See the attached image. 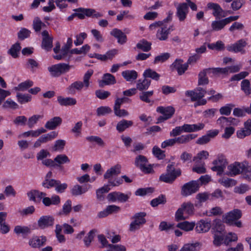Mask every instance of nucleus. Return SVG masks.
<instances>
[{"mask_svg":"<svg viewBox=\"0 0 251 251\" xmlns=\"http://www.w3.org/2000/svg\"><path fill=\"white\" fill-rule=\"evenodd\" d=\"M57 133L55 131H52L47 134L41 136L34 143L33 147L35 148H38L41 146L42 143H46L49 141L51 140L57 136Z\"/></svg>","mask_w":251,"mask_h":251,"instance_id":"11","label":"nucleus"},{"mask_svg":"<svg viewBox=\"0 0 251 251\" xmlns=\"http://www.w3.org/2000/svg\"><path fill=\"white\" fill-rule=\"evenodd\" d=\"M21 49L20 44L19 43H16L13 44L11 48L8 50V53L13 58H16L18 56V53Z\"/></svg>","mask_w":251,"mask_h":251,"instance_id":"40","label":"nucleus"},{"mask_svg":"<svg viewBox=\"0 0 251 251\" xmlns=\"http://www.w3.org/2000/svg\"><path fill=\"white\" fill-rule=\"evenodd\" d=\"M152 153L159 159H163L165 157L164 151L157 146L153 147Z\"/></svg>","mask_w":251,"mask_h":251,"instance_id":"59","label":"nucleus"},{"mask_svg":"<svg viewBox=\"0 0 251 251\" xmlns=\"http://www.w3.org/2000/svg\"><path fill=\"white\" fill-rule=\"evenodd\" d=\"M123 77L127 81L136 79L137 77V73L134 70H127L122 73Z\"/></svg>","mask_w":251,"mask_h":251,"instance_id":"35","label":"nucleus"},{"mask_svg":"<svg viewBox=\"0 0 251 251\" xmlns=\"http://www.w3.org/2000/svg\"><path fill=\"white\" fill-rule=\"evenodd\" d=\"M33 28L35 32H40L42 27H46V25L43 23L38 17L34 18L33 21Z\"/></svg>","mask_w":251,"mask_h":251,"instance_id":"41","label":"nucleus"},{"mask_svg":"<svg viewBox=\"0 0 251 251\" xmlns=\"http://www.w3.org/2000/svg\"><path fill=\"white\" fill-rule=\"evenodd\" d=\"M241 216V211L236 209L228 212L224 215L223 217V221L224 223L231 226L233 225V222L240 219Z\"/></svg>","mask_w":251,"mask_h":251,"instance_id":"8","label":"nucleus"},{"mask_svg":"<svg viewBox=\"0 0 251 251\" xmlns=\"http://www.w3.org/2000/svg\"><path fill=\"white\" fill-rule=\"evenodd\" d=\"M57 101L60 105L65 106L74 105L76 103V100L71 97L64 98L62 96H58Z\"/></svg>","mask_w":251,"mask_h":251,"instance_id":"30","label":"nucleus"},{"mask_svg":"<svg viewBox=\"0 0 251 251\" xmlns=\"http://www.w3.org/2000/svg\"><path fill=\"white\" fill-rule=\"evenodd\" d=\"M153 94V91L143 92L140 95V99L143 101L147 103H150L151 100L149 98L152 96Z\"/></svg>","mask_w":251,"mask_h":251,"instance_id":"55","label":"nucleus"},{"mask_svg":"<svg viewBox=\"0 0 251 251\" xmlns=\"http://www.w3.org/2000/svg\"><path fill=\"white\" fill-rule=\"evenodd\" d=\"M247 165V162H244L242 163L236 162L228 166V175L230 176H234L240 173H243L245 174L246 166Z\"/></svg>","mask_w":251,"mask_h":251,"instance_id":"6","label":"nucleus"},{"mask_svg":"<svg viewBox=\"0 0 251 251\" xmlns=\"http://www.w3.org/2000/svg\"><path fill=\"white\" fill-rule=\"evenodd\" d=\"M143 75L146 78H151L155 80H158L160 76L159 74L151 69L146 70L143 74Z\"/></svg>","mask_w":251,"mask_h":251,"instance_id":"39","label":"nucleus"},{"mask_svg":"<svg viewBox=\"0 0 251 251\" xmlns=\"http://www.w3.org/2000/svg\"><path fill=\"white\" fill-rule=\"evenodd\" d=\"M247 44V42L244 39H240L234 44L227 46V50L229 51L234 52H241Z\"/></svg>","mask_w":251,"mask_h":251,"instance_id":"16","label":"nucleus"},{"mask_svg":"<svg viewBox=\"0 0 251 251\" xmlns=\"http://www.w3.org/2000/svg\"><path fill=\"white\" fill-rule=\"evenodd\" d=\"M199 244H187L183 246L180 251H197L199 250Z\"/></svg>","mask_w":251,"mask_h":251,"instance_id":"50","label":"nucleus"},{"mask_svg":"<svg viewBox=\"0 0 251 251\" xmlns=\"http://www.w3.org/2000/svg\"><path fill=\"white\" fill-rule=\"evenodd\" d=\"M116 83L115 76L109 73L104 74L102 77V80L99 81V86L103 87L105 85H110Z\"/></svg>","mask_w":251,"mask_h":251,"instance_id":"17","label":"nucleus"},{"mask_svg":"<svg viewBox=\"0 0 251 251\" xmlns=\"http://www.w3.org/2000/svg\"><path fill=\"white\" fill-rule=\"evenodd\" d=\"M241 89L246 95L248 96L251 94V84L248 79H244L241 81Z\"/></svg>","mask_w":251,"mask_h":251,"instance_id":"42","label":"nucleus"},{"mask_svg":"<svg viewBox=\"0 0 251 251\" xmlns=\"http://www.w3.org/2000/svg\"><path fill=\"white\" fill-rule=\"evenodd\" d=\"M204 127V124L203 123H199L198 124H184L182 126L183 131L185 132H192L200 130Z\"/></svg>","mask_w":251,"mask_h":251,"instance_id":"24","label":"nucleus"},{"mask_svg":"<svg viewBox=\"0 0 251 251\" xmlns=\"http://www.w3.org/2000/svg\"><path fill=\"white\" fill-rule=\"evenodd\" d=\"M235 106L232 103H228L225 106L221 107L219 110L221 115L228 116L230 114L232 109Z\"/></svg>","mask_w":251,"mask_h":251,"instance_id":"45","label":"nucleus"},{"mask_svg":"<svg viewBox=\"0 0 251 251\" xmlns=\"http://www.w3.org/2000/svg\"><path fill=\"white\" fill-rule=\"evenodd\" d=\"M95 95L99 99L105 100L110 96L111 93L109 91L100 89L95 91Z\"/></svg>","mask_w":251,"mask_h":251,"instance_id":"51","label":"nucleus"},{"mask_svg":"<svg viewBox=\"0 0 251 251\" xmlns=\"http://www.w3.org/2000/svg\"><path fill=\"white\" fill-rule=\"evenodd\" d=\"M110 190L108 185H104L101 188L97 190L96 194L97 198L100 200L103 199V194L107 193Z\"/></svg>","mask_w":251,"mask_h":251,"instance_id":"60","label":"nucleus"},{"mask_svg":"<svg viewBox=\"0 0 251 251\" xmlns=\"http://www.w3.org/2000/svg\"><path fill=\"white\" fill-rule=\"evenodd\" d=\"M170 56V53L168 52L163 53L160 55H158L155 57L154 60V64H156L158 62H163L169 59Z\"/></svg>","mask_w":251,"mask_h":251,"instance_id":"63","label":"nucleus"},{"mask_svg":"<svg viewBox=\"0 0 251 251\" xmlns=\"http://www.w3.org/2000/svg\"><path fill=\"white\" fill-rule=\"evenodd\" d=\"M227 25L226 21L225 19L213 21L211 23V31H218L223 29L225 26Z\"/></svg>","mask_w":251,"mask_h":251,"instance_id":"25","label":"nucleus"},{"mask_svg":"<svg viewBox=\"0 0 251 251\" xmlns=\"http://www.w3.org/2000/svg\"><path fill=\"white\" fill-rule=\"evenodd\" d=\"M97 232V230L94 229L90 230L87 234V236L84 238V242L86 247H89L90 246L91 243L93 240L95 234Z\"/></svg>","mask_w":251,"mask_h":251,"instance_id":"43","label":"nucleus"},{"mask_svg":"<svg viewBox=\"0 0 251 251\" xmlns=\"http://www.w3.org/2000/svg\"><path fill=\"white\" fill-rule=\"evenodd\" d=\"M75 12L74 16H76L79 19H84L85 16L91 17L95 12V9L91 8H78L73 10Z\"/></svg>","mask_w":251,"mask_h":251,"instance_id":"13","label":"nucleus"},{"mask_svg":"<svg viewBox=\"0 0 251 251\" xmlns=\"http://www.w3.org/2000/svg\"><path fill=\"white\" fill-rule=\"evenodd\" d=\"M90 187V185H85L83 186L79 185H75L72 189L71 193L73 196L80 195L86 192Z\"/></svg>","mask_w":251,"mask_h":251,"instance_id":"29","label":"nucleus"},{"mask_svg":"<svg viewBox=\"0 0 251 251\" xmlns=\"http://www.w3.org/2000/svg\"><path fill=\"white\" fill-rule=\"evenodd\" d=\"M47 238L45 236H33L29 240L28 244L33 248H40L45 245Z\"/></svg>","mask_w":251,"mask_h":251,"instance_id":"9","label":"nucleus"},{"mask_svg":"<svg viewBox=\"0 0 251 251\" xmlns=\"http://www.w3.org/2000/svg\"><path fill=\"white\" fill-rule=\"evenodd\" d=\"M209 156V153L206 151H202L197 153V154L193 157V161L196 163H198L200 160L206 159Z\"/></svg>","mask_w":251,"mask_h":251,"instance_id":"47","label":"nucleus"},{"mask_svg":"<svg viewBox=\"0 0 251 251\" xmlns=\"http://www.w3.org/2000/svg\"><path fill=\"white\" fill-rule=\"evenodd\" d=\"M90 49V46L88 45H85L83 46L80 49L78 50V49H72L70 52L71 54H80L81 53H86L87 51L89 50Z\"/></svg>","mask_w":251,"mask_h":251,"instance_id":"56","label":"nucleus"},{"mask_svg":"<svg viewBox=\"0 0 251 251\" xmlns=\"http://www.w3.org/2000/svg\"><path fill=\"white\" fill-rule=\"evenodd\" d=\"M33 85V82L28 80L21 83L17 87H15V89L16 90L24 91L31 87Z\"/></svg>","mask_w":251,"mask_h":251,"instance_id":"52","label":"nucleus"},{"mask_svg":"<svg viewBox=\"0 0 251 251\" xmlns=\"http://www.w3.org/2000/svg\"><path fill=\"white\" fill-rule=\"evenodd\" d=\"M206 6L208 9L213 10L212 14L215 17H219L224 12L220 5L216 3L208 2Z\"/></svg>","mask_w":251,"mask_h":251,"instance_id":"26","label":"nucleus"},{"mask_svg":"<svg viewBox=\"0 0 251 251\" xmlns=\"http://www.w3.org/2000/svg\"><path fill=\"white\" fill-rule=\"evenodd\" d=\"M195 224L193 222H189L188 221H184L178 223L176 225V227L179 228L186 231H188L193 230Z\"/></svg>","mask_w":251,"mask_h":251,"instance_id":"38","label":"nucleus"},{"mask_svg":"<svg viewBox=\"0 0 251 251\" xmlns=\"http://www.w3.org/2000/svg\"><path fill=\"white\" fill-rule=\"evenodd\" d=\"M166 202V199L165 195H161L158 197L153 199L151 201V204L152 207H156L160 204H165Z\"/></svg>","mask_w":251,"mask_h":251,"instance_id":"46","label":"nucleus"},{"mask_svg":"<svg viewBox=\"0 0 251 251\" xmlns=\"http://www.w3.org/2000/svg\"><path fill=\"white\" fill-rule=\"evenodd\" d=\"M148 163V159L144 155H139L136 158L135 160V165L139 167L140 169L141 168L145 165H146Z\"/></svg>","mask_w":251,"mask_h":251,"instance_id":"44","label":"nucleus"},{"mask_svg":"<svg viewBox=\"0 0 251 251\" xmlns=\"http://www.w3.org/2000/svg\"><path fill=\"white\" fill-rule=\"evenodd\" d=\"M194 207L193 203L190 202H184L176 211L175 214V218L177 221L185 220L187 216L192 215L194 213Z\"/></svg>","mask_w":251,"mask_h":251,"instance_id":"3","label":"nucleus"},{"mask_svg":"<svg viewBox=\"0 0 251 251\" xmlns=\"http://www.w3.org/2000/svg\"><path fill=\"white\" fill-rule=\"evenodd\" d=\"M151 80L148 79L146 77H145V78L143 80L139 79L137 81L136 85L137 89L140 91L147 90L151 84Z\"/></svg>","mask_w":251,"mask_h":251,"instance_id":"37","label":"nucleus"},{"mask_svg":"<svg viewBox=\"0 0 251 251\" xmlns=\"http://www.w3.org/2000/svg\"><path fill=\"white\" fill-rule=\"evenodd\" d=\"M62 122V120L60 117H54L46 123L45 127L49 130H53L60 126Z\"/></svg>","mask_w":251,"mask_h":251,"instance_id":"23","label":"nucleus"},{"mask_svg":"<svg viewBox=\"0 0 251 251\" xmlns=\"http://www.w3.org/2000/svg\"><path fill=\"white\" fill-rule=\"evenodd\" d=\"M54 162L55 167H59L61 168V165L65 164V163H69L70 162V160L68 158V157L63 154H59L57 155L55 158H54Z\"/></svg>","mask_w":251,"mask_h":251,"instance_id":"34","label":"nucleus"},{"mask_svg":"<svg viewBox=\"0 0 251 251\" xmlns=\"http://www.w3.org/2000/svg\"><path fill=\"white\" fill-rule=\"evenodd\" d=\"M121 106H114V112L115 115L119 117H124L127 116L129 113L125 109H120Z\"/></svg>","mask_w":251,"mask_h":251,"instance_id":"49","label":"nucleus"},{"mask_svg":"<svg viewBox=\"0 0 251 251\" xmlns=\"http://www.w3.org/2000/svg\"><path fill=\"white\" fill-rule=\"evenodd\" d=\"M110 34L117 39L118 42L120 44H124L126 42V36L120 29L118 28H114L110 32Z\"/></svg>","mask_w":251,"mask_h":251,"instance_id":"20","label":"nucleus"},{"mask_svg":"<svg viewBox=\"0 0 251 251\" xmlns=\"http://www.w3.org/2000/svg\"><path fill=\"white\" fill-rule=\"evenodd\" d=\"M208 69H205L202 71L199 74V85H205L208 83V79L206 76L207 74H211V72L208 71Z\"/></svg>","mask_w":251,"mask_h":251,"instance_id":"36","label":"nucleus"},{"mask_svg":"<svg viewBox=\"0 0 251 251\" xmlns=\"http://www.w3.org/2000/svg\"><path fill=\"white\" fill-rule=\"evenodd\" d=\"M41 34L43 36L41 47L43 49L49 51L52 47L53 39L49 36V32L46 30H44Z\"/></svg>","mask_w":251,"mask_h":251,"instance_id":"12","label":"nucleus"},{"mask_svg":"<svg viewBox=\"0 0 251 251\" xmlns=\"http://www.w3.org/2000/svg\"><path fill=\"white\" fill-rule=\"evenodd\" d=\"M197 137V134H188L182 135L178 137H176V143L178 144H186L190 141Z\"/></svg>","mask_w":251,"mask_h":251,"instance_id":"27","label":"nucleus"},{"mask_svg":"<svg viewBox=\"0 0 251 251\" xmlns=\"http://www.w3.org/2000/svg\"><path fill=\"white\" fill-rule=\"evenodd\" d=\"M196 199L197 201L195 203L196 207H201L202 203L208 200H211L210 194L206 192L198 193L196 196Z\"/></svg>","mask_w":251,"mask_h":251,"instance_id":"22","label":"nucleus"},{"mask_svg":"<svg viewBox=\"0 0 251 251\" xmlns=\"http://www.w3.org/2000/svg\"><path fill=\"white\" fill-rule=\"evenodd\" d=\"M157 111L166 116L167 118H171L174 115L175 109L172 106L163 107L159 106L157 108Z\"/></svg>","mask_w":251,"mask_h":251,"instance_id":"28","label":"nucleus"},{"mask_svg":"<svg viewBox=\"0 0 251 251\" xmlns=\"http://www.w3.org/2000/svg\"><path fill=\"white\" fill-rule=\"evenodd\" d=\"M82 123L81 121L77 122L71 129V132L75 134V137H78L81 133Z\"/></svg>","mask_w":251,"mask_h":251,"instance_id":"54","label":"nucleus"},{"mask_svg":"<svg viewBox=\"0 0 251 251\" xmlns=\"http://www.w3.org/2000/svg\"><path fill=\"white\" fill-rule=\"evenodd\" d=\"M206 93V91L201 87H198L193 91H187L185 95L190 97L192 101H196L194 104L195 107L199 105H205L207 101L201 99Z\"/></svg>","mask_w":251,"mask_h":251,"instance_id":"2","label":"nucleus"},{"mask_svg":"<svg viewBox=\"0 0 251 251\" xmlns=\"http://www.w3.org/2000/svg\"><path fill=\"white\" fill-rule=\"evenodd\" d=\"M151 43L145 39H142L136 44V48L144 52H148L151 50Z\"/></svg>","mask_w":251,"mask_h":251,"instance_id":"33","label":"nucleus"},{"mask_svg":"<svg viewBox=\"0 0 251 251\" xmlns=\"http://www.w3.org/2000/svg\"><path fill=\"white\" fill-rule=\"evenodd\" d=\"M43 116L40 115H34L28 120L27 126L29 128H32L37 123L38 121L42 118Z\"/></svg>","mask_w":251,"mask_h":251,"instance_id":"53","label":"nucleus"},{"mask_svg":"<svg viewBox=\"0 0 251 251\" xmlns=\"http://www.w3.org/2000/svg\"><path fill=\"white\" fill-rule=\"evenodd\" d=\"M54 218L50 216H43L38 221V226L40 229H45L53 225Z\"/></svg>","mask_w":251,"mask_h":251,"instance_id":"14","label":"nucleus"},{"mask_svg":"<svg viewBox=\"0 0 251 251\" xmlns=\"http://www.w3.org/2000/svg\"><path fill=\"white\" fill-rule=\"evenodd\" d=\"M146 215V213L145 212H139L136 213L132 218L134 221L141 222V224H144L146 222V220L145 217Z\"/></svg>","mask_w":251,"mask_h":251,"instance_id":"61","label":"nucleus"},{"mask_svg":"<svg viewBox=\"0 0 251 251\" xmlns=\"http://www.w3.org/2000/svg\"><path fill=\"white\" fill-rule=\"evenodd\" d=\"M172 26L167 27L166 25L159 28L156 33V38L160 41H165L168 39V35Z\"/></svg>","mask_w":251,"mask_h":251,"instance_id":"18","label":"nucleus"},{"mask_svg":"<svg viewBox=\"0 0 251 251\" xmlns=\"http://www.w3.org/2000/svg\"><path fill=\"white\" fill-rule=\"evenodd\" d=\"M181 171L180 169H177L176 174L166 172L165 174H163L160 176L159 179L165 183L171 184L173 183L177 176L181 175Z\"/></svg>","mask_w":251,"mask_h":251,"instance_id":"10","label":"nucleus"},{"mask_svg":"<svg viewBox=\"0 0 251 251\" xmlns=\"http://www.w3.org/2000/svg\"><path fill=\"white\" fill-rule=\"evenodd\" d=\"M93 73V70H89L84 74L83 81H75L72 83L67 88L68 93L70 95H75L76 91H81L84 87L86 89L88 88L90 86V79Z\"/></svg>","mask_w":251,"mask_h":251,"instance_id":"1","label":"nucleus"},{"mask_svg":"<svg viewBox=\"0 0 251 251\" xmlns=\"http://www.w3.org/2000/svg\"><path fill=\"white\" fill-rule=\"evenodd\" d=\"M237 235L234 233L229 232L225 238L224 243L226 245H228L230 242H235L237 240Z\"/></svg>","mask_w":251,"mask_h":251,"instance_id":"57","label":"nucleus"},{"mask_svg":"<svg viewBox=\"0 0 251 251\" xmlns=\"http://www.w3.org/2000/svg\"><path fill=\"white\" fill-rule=\"evenodd\" d=\"M42 202L46 206H49L50 205H57L60 202V197L57 195H54L51 198L49 197L43 198Z\"/></svg>","mask_w":251,"mask_h":251,"instance_id":"32","label":"nucleus"},{"mask_svg":"<svg viewBox=\"0 0 251 251\" xmlns=\"http://www.w3.org/2000/svg\"><path fill=\"white\" fill-rule=\"evenodd\" d=\"M188 11L187 3L183 2L179 4L176 7V16L180 21H183L186 17Z\"/></svg>","mask_w":251,"mask_h":251,"instance_id":"15","label":"nucleus"},{"mask_svg":"<svg viewBox=\"0 0 251 251\" xmlns=\"http://www.w3.org/2000/svg\"><path fill=\"white\" fill-rule=\"evenodd\" d=\"M211 227V223L208 221L201 220L196 224L195 230L198 233L207 232Z\"/></svg>","mask_w":251,"mask_h":251,"instance_id":"21","label":"nucleus"},{"mask_svg":"<svg viewBox=\"0 0 251 251\" xmlns=\"http://www.w3.org/2000/svg\"><path fill=\"white\" fill-rule=\"evenodd\" d=\"M112 111V109L109 106H100L97 108V114L98 116H100L111 113Z\"/></svg>","mask_w":251,"mask_h":251,"instance_id":"62","label":"nucleus"},{"mask_svg":"<svg viewBox=\"0 0 251 251\" xmlns=\"http://www.w3.org/2000/svg\"><path fill=\"white\" fill-rule=\"evenodd\" d=\"M72 67L69 64L61 63L48 67V70L52 76L58 77L68 72Z\"/></svg>","mask_w":251,"mask_h":251,"instance_id":"4","label":"nucleus"},{"mask_svg":"<svg viewBox=\"0 0 251 251\" xmlns=\"http://www.w3.org/2000/svg\"><path fill=\"white\" fill-rule=\"evenodd\" d=\"M200 185L198 181L192 180L185 183L181 187V194L187 197L196 193L199 189Z\"/></svg>","mask_w":251,"mask_h":251,"instance_id":"5","label":"nucleus"},{"mask_svg":"<svg viewBox=\"0 0 251 251\" xmlns=\"http://www.w3.org/2000/svg\"><path fill=\"white\" fill-rule=\"evenodd\" d=\"M14 231L17 234H28L31 232L30 229L27 226H16Z\"/></svg>","mask_w":251,"mask_h":251,"instance_id":"48","label":"nucleus"},{"mask_svg":"<svg viewBox=\"0 0 251 251\" xmlns=\"http://www.w3.org/2000/svg\"><path fill=\"white\" fill-rule=\"evenodd\" d=\"M121 165L119 164L112 166L108 169L104 174L103 177L104 179H110L112 176H118L121 173Z\"/></svg>","mask_w":251,"mask_h":251,"instance_id":"19","label":"nucleus"},{"mask_svg":"<svg viewBox=\"0 0 251 251\" xmlns=\"http://www.w3.org/2000/svg\"><path fill=\"white\" fill-rule=\"evenodd\" d=\"M244 3V0H233L231 4V7L233 10L236 11L240 9Z\"/></svg>","mask_w":251,"mask_h":251,"instance_id":"64","label":"nucleus"},{"mask_svg":"<svg viewBox=\"0 0 251 251\" xmlns=\"http://www.w3.org/2000/svg\"><path fill=\"white\" fill-rule=\"evenodd\" d=\"M133 123L132 121L122 120L119 121L116 126V129L119 132H122L126 128L132 126Z\"/></svg>","mask_w":251,"mask_h":251,"instance_id":"31","label":"nucleus"},{"mask_svg":"<svg viewBox=\"0 0 251 251\" xmlns=\"http://www.w3.org/2000/svg\"><path fill=\"white\" fill-rule=\"evenodd\" d=\"M214 166L211 168L213 171L217 172L218 175H221L224 172L227 162L225 157L223 155H219L217 160L213 162Z\"/></svg>","mask_w":251,"mask_h":251,"instance_id":"7","label":"nucleus"},{"mask_svg":"<svg viewBox=\"0 0 251 251\" xmlns=\"http://www.w3.org/2000/svg\"><path fill=\"white\" fill-rule=\"evenodd\" d=\"M30 33L29 30L25 28H22L18 33V37L19 39L23 40L29 37Z\"/></svg>","mask_w":251,"mask_h":251,"instance_id":"58","label":"nucleus"}]
</instances>
